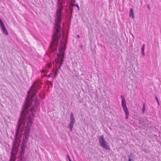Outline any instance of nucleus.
<instances>
[{"label": "nucleus", "mask_w": 161, "mask_h": 161, "mask_svg": "<svg viewBox=\"0 0 161 161\" xmlns=\"http://www.w3.org/2000/svg\"><path fill=\"white\" fill-rule=\"evenodd\" d=\"M41 87H31L29 91L28 92L27 97L23 105L20 117L19 119L16 133V139L13 143L12 150L13 151L17 152L19 143L21 141L19 138L21 137L23 132L25 129V131L23 134L24 136L20 151V158L21 160L24 158V154L25 152V144L28 140L31 127L32 125V120H33L35 117V108H36L39 104V100L36 98L34 101V106L33 105L31 108L30 107L32 105V98Z\"/></svg>", "instance_id": "obj_1"}, {"label": "nucleus", "mask_w": 161, "mask_h": 161, "mask_svg": "<svg viewBox=\"0 0 161 161\" xmlns=\"http://www.w3.org/2000/svg\"><path fill=\"white\" fill-rule=\"evenodd\" d=\"M132 155V154H130V155H128L127 157L129 158V159H132L131 158V156Z\"/></svg>", "instance_id": "obj_15"}, {"label": "nucleus", "mask_w": 161, "mask_h": 161, "mask_svg": "<svg viewBox=\"0 0 161 161\" xmlns=\"http://www.w3.org/2000/svg\"><path fill=\"white\" fill-rule=\"evenodd\" d=\"M121 97L122 98V106L123 108L125 114V119H127L129 117V112L128 108L126 107V102L124 96L122 95L121 96Z\"/></svg>", "instance_id": "obj_5"}, {"label": "nucleus", "mask_w": 161, "mask_h": 161, "mask_svg": "<svg viewBox=\"0 0 161 161\" xmlns=\"http://www.w3.org/2000/svg\"><path fill=\"white\" fill-rule=\"evenodd\" d=\"M69 161H71V160H69Z\"/></svg>", "instance_id": "obj_27"}, {"label": "nucleus", "mask_w": 161, "mask_h": 161, "mask_svg": "<svg viewBox=\"0 0 161 161\" xmlns=\"http://www.w3.org/2000/svg\"><path fill=\"white\" fill-rule=\"evenodd\" d=\"M48 82L50 84H52V83H51V82L50 81H48Z\"/></svg>", "instance_id": "obj_23"}, {"label": "nucleus", "mask_w": 161, "mask_h": 161, "mask_svg": "<svg viewBox=\"0 0 161 161\" xmlns=\"http://www.w3.org/2000/svg\"><path fill=\"white\" fill-rule=\"evenodd\" d=\"M80 47H81L82 48H83L82 46L81 45Z\"/></svg>", "instance_id": "obj_26"}, {"label": "nucleus", "mask_w": 161, "mask_h": 161, "mask_svg": "<svg viewBox=\"0 0 161 161\" xmlns=\"http://www.w3.org/2000/svg\"><path fill=\"white\" fill-rule=\"evenodd\" d=\"M99 142L100 146L106 150H109L110 147L105 140L103 135L99 137Z\"/></svg>", "instance_id": "obj_4"}, {"label": "nucleus", "mask_w": 161, "mask_h": 161, "mask_svg": "<svg viewBox=\"0 0 161 161\" xmlns=\"http://www.w3.org/2000/svg\"><path fill=\"white\" fill-rule=\"evenodd\" d=\"M4 34L6 35H8V34L4 24L0 26Z\"/></svg>", "instance_id": "obj_7"}, {"label": "nucleus", "mask_w": 161, "mask_h": 161, "mask_svg": "<svg viewBox=\"0 0 161 161\" xmlns=\"http://www.w3.org/2000/svg\"><path fill=\"white\" fill-rule=\"evenodd\" d=\"M60 42H61V44H62L63 43V42L61 40L60 41Z\"/></svg>", "instance_id": "obj_25"}, {"label": "nucleus", "mask_w": 161, "mask_h": 161, "mask_svg": "<svg viewBox=\"0 0 161 161\" xmlns=\"http://www.w3.org/2000/svg\"><path fill=\"white\" fill-rule=\"evenodd\" d=\"M3 23L2 19L0 18V26L3 25Z\"/></svg>", "instance_id": "obj_13"}, {"label": "nucleus", "mask_w": 161, "mask_h": 161, "mask_svg": "<svg viewBox=\"0 0 161 161\" xmlns=\"http://www.w3.org/2000/svg\"><path fill=\"white\" fill-rule=\"evenodd\" d=\"M42 72H45V70H42L41 71Z\"/></svg>", "instance_id": "obj_20"}, {"label": "nucleus", "mask_w": 161, "mask_h": 161, "mask_svg": "<svg viewBox=\"0 0 161 161\" xmlns=\"http://www.w3.org/2000/svg\"><path fill=\"white\" fill-rule=\"evenodd\" d=\"M51 64H49L48 65V67L49 68V67H51Z\"/></svg>", "instance_id": "obj_19"}, {"label": "nucleus", "mask_w": 161, "mask_h": 161, "mask_svg": "<svg viewBox=\"0 0 161 161\" xmlns=\"http://www.w3.org/2000/svg\"><path fill=\"white\" fill-rule=\"evenodd\" d=\"M132 160V159H128V161H131Z\"/></svg>", "instance_id": "obj_22"}, {"label": "nucleus", "mask_w": 161, "mask_h": 161, "mask_svg": "<svg viewBox=\"0 0 161 161\" xmlns=\"http://www.w3.org/2000/svg\"><path fill=\"white\" fill-rule=\"evenodd\" d=\"M145 44H143L142 45V47L141 48V50H142L141 53H142V55L143 56L145 55V53H144V49H145Z\"/></svg>", "instance_id": "obj_9"}, {"label": "nucleus", "mask_w": 161, "mask_h": 161, "mask_svg": "<svg viewBox=\"0 0 161 161\" xmlns=\"http://www.w3.org/2000/svg\"><path fill=\"white\" fill-rule=\"evenodd\" d=\"M67 158H68V159H69V160H71V159H70V158L69 156V155L68 154H67Z\"/></svg>", "instance_id": "obj_16"}, {"label": "nucleus", "mask_w": 161, "mask_h": 161, "mask_svg": "<svg viewBox=\"0 0 161 161\" xmlns=\"http://www.w3.org/2000/svg\"><path fill=\"white\" fill-rule=\"evenodd\" d=\"M16 158L14 156H12L10 159V161H15Z\"/></svg>", "instance_id": "obj_11"}, {"label": "nucleus", "mask_w": 161, "mask_h": 161, "mask_svg": "<svg viewBox=\"0 0 161 161\" xmlns=\"http://www.w3.org/2000/svg\"><path fill=\"white\" fill-rule=\"evenodd\" d=\"M147 7L149 9V10L150 9V6H149V5H147Z\"/></svg>", "instance_id": "obj_18"}, {"label": "nucleus", "mask_w": 161, "mask_h": 161, "mask_svg": "<svg viewBox=\"0 0 161 161\" xmlns=\"http://www.w3.org/2000/svg\"><path fill=\"white\" fill-rule=\"evenodd\" d=\"M155 98L156 100L157 101L159 105V101H158V98L157 97V96L156 95H155Z\"/></svg>", "instance_id": "obj_12"}, {"label": "nucleus", "mask_w": 161, "mask_h": 161, "mask_svg": "<svg viewBox=\"0 0 161 161\" xmlns=\"http://www.w3.org/2000/svg\"><path fill=\"white\" fill-rule=\"evenodd\" d=\"M75 118L74 117V114L73 113L71 112L70 115V123L69 125V126L70 128V130H72Z\"/></svg>", "instance_id": "obj_6"}, {"label": "nucleus", "mask_w": 161, "mask_h": 161, "mask_svg": "<svg viewBox=\"0 0 161 161\" xmlns=\"http://www.w3.org/2000/svg\"><path fill=\"white\" fill-rule=\"evenodd\" d=\"M77 37H78V38H80V36H79V35H77Z\"/></svg>", "instance_id": "obj_24"}, {"label": "nucleus", "mask_w": 161, "mask_h": 161, "mask_svg": "<svg viewBox=\"0 0 161 161\" xmlns=\"http://www.w3.org/2000/svg\"><path fill=\"white\" fill-rule=\"evenodd\" d=\"M63 47H62L59 48V51L60 53H58L57 54V61H56V70H55L54 69H53L54 73L55 74L54 77H56L57 75V72L58 71V70L60 69L61 66L62 65L64 61V50L63 49Z\"/></svg>", "instance_id": "obj_3"}, {"label": "nucleus", "mask_w": 161, "mask_h": 161, "mask_svg": "<svg viewBox=\"0 0 161 161\" xmlns=\"http://www.w3.org/2000/svg\"><path fill=\"white\" fill-rule=\"evenodd\" d=\"M62 8H59L57 10L56 16L55 19V24L53 31V34L52 36V40L53 44L55 46H57V42L61 37H62V31L61 29L60 24L62 20V14L61 11Z\"/></svg>", "instance_id": "obj_2"}, {"label": "nucleus", "mask_w": 161, "mask_h": 161, "mask_svg": "<svg viewBox=\"0 0 161 161\" xmlns=\"http://www.w3.org/2000/svg\"><path fill=\"white\" fill-rule=\"evenodd\" d=\"M74 5L75 6H77V7L78 9H79H79L80 8L77 4H74Z\"/></svg>", "instance_id": "obj_14"}, {"label": "nucleus", "mask_w": 161, "mask_h": 161, "mask_svg": "<svg viewBox=\"0 0 161 161\" xmlns=\"http://www.w3.org/2000/svg\"><path fill=\"white\" fill-rule=\"evenodd\" d=\"M129 16L131 17L133 19H134L135 18L134 11L132 8H130V10Z\"/></svg>", "instance_id": "obj_8"}, {"label": "nucleus", "mask_w": 161, "mask_h": 161, "mask_svg": "<svg viewBox=\"0 0 161 161\" xmlns=\"http://www.w3.org/2000/svg\"><path fill=\"white\" fill-rule=\"evenodd\" d=\"M145 103H144L143 104V108H142V112L143 113H145Z\"/></svg>", "instance_id": "obj_10"}, {"label": "nucleus", "mask_w": 161, "mask_h": 161, "mask_svg": "<svg viewBox=\"0 0 161 161\" xmlns=\"http://www.w3.org/2000/svg\"><path fill=\"white\" fill-rule=\"evenodd\" d=\"M53 47L54 50H55L56 49V48L55 47Z\"/></svg>", "instance_id": "obj_21"}, {"label": "nucleus", "mask_w": 161, "mask_h": 161, "mask_svg": "<svg viewBox=\"0 0 161 161\" xmlns=\"http://www.w3.org/2000/svg\"><path fill=\"white\" fill-rule=\"evenodd\" d=\"M51 75H52V74H50L49 75H48V78L50 77L51 76Z\"/></svg>", "instance_id": "obj_17"}]
</instances>
